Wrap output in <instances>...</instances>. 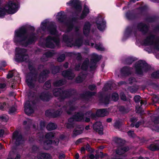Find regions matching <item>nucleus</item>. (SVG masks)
<instances>
[{
	"mask_svg": "<svg viewBox=\"0 0 159 159\" xmlns=\"http://www.w3.org/2000/svg\"><path fill=\"white\" fill-rule=\"evenodd\" d=\"M35 38L33 36H29L26 33V30L22 27L15 32L14 42L17 44H22L26 46L34 41Z\"/></svg>",
	"mask_w": 159,
	"mask_h": 159,
	"instance_id": "obj_1",
	"label": "nucleus"
},
{
	"mask_svg": "<svg viewBox=\"0 0 159 159\" xmlns=\"http://www.w3.org/2000/svg\"><path fill=\"white\" fill-rule=\"evenodd\" d=\"M19 7V0H9L4 7L0 8V17H2L7 13H15L18 11Z\"/></svg>",
	"mask_w": 159,
	"mask_h": 159,
	"instance_id": "obj_2",
	"label": "nucleus"
},
{
	"mask_svg": "<svg viewBox=\"0 0 159 159\" xmlns=\"http://www.w3.org/2000/svg\"><path fill=\"white\" fill-rule=\"evenodd\" d=\"M149 68V66L144 61H139L135 66L136 73L140 75L147 72Z\"/></svg>",
	"mask_w": 159,
	"mask_h": 159,
	"instance_id": "obj_3",
	"label": "nucleus"
},
{
	"mask_svg": "<svg viewBox=\"0 0 159 159\" xmlns=\"http://www.w3.org/2000/svg\"><path fill=\"white\" fill-rule=\"evenodd\" d=\"M54 136V134L52 132L48 133L46 135L45 138L47 140L43 143L44 148L45 149H48L51 144H53L55 145H57L59 143L58 139H56L53 142H52L51 140L50 139H52Z\"/></svg>",
	"mask_w": 159,
	"mask_h": 159,
	"instance_id": "obj_4",
	"label": "nucleus"
},
{
	"mask_svg": "<svg viewBox=\"0 0 159 159\" xmlns=\"http://www.w3.org/2000/svg\"><path fill=\"white\" fill-rule=\"evenodd\" d=\"M15 61L17 62L24 61L28 58V56L25 55L24 53L26 52L24 49H21L20 48H16Z\"/></svg>",
	"mask_w": 159,
	"mask_h": 159,
	"instance_id": "obj_5",
	"label": "nucleus"
},
{
	"mask_svg": "<svg viewBox=\"0 0 159 159\" xmlns=\"http://www.w3.org/2000/svg\"><path fill=\"white\" fill-rule=\"evenodd\" d=\"M108 112L106 109H101L98 110L96 113V114L93 113L91 111H89L86 113L85 116H88L91 118L95 119L96 116L103 117L108 115Z\"/></svg>",
	"mask_w": 159,
	"mask_h": 159,
	"instance_id": "obj_6",
	"label": "nucleus"
},
{
	"mask_svg": "<svg viewBox=\"0 0 159 159\" xmlns=\"http://www.w3.org/2000/svg\"><path fill=\"white\" fill-rule=\"evenodd\" d=\"M129 148L128 147L121 146L119 147L113 154V159H120L122 156L121 155L124 153L125 152L128 151Z\"/></svg>",
	"mask_w": 159,
	"mask_h": 159,
	"instance_id": "obj_7",
	"label": "nucleus"
},
{
	"mask_svg": "<svg viewBox=\"0 0 159 159\" xmlns=\"http://www.w3.org/2000/svg\"><path fill=\"white\" fill-rule=\"evenodd\" d=\"M155 40L153 37H148L144 41L143 44L145 46L153 45L155 49L159 50V42H154Z\"/></svg>",
	"mask_w": 159,
	"mask_h": 159,
	"instance_id": "obj_8",
	"label": "nucleus"
},
{
	"mask_svg": "<svg viewBox=\"0 0 159 159\" xmlns=\"http://www.w3.org/2000/svg\"><path fill=\"white\" fill-rule=\"evenodd\" d=\"M84 116L79 113L74 115L73 118H71L69 119V123L66 124V127L69 128L73 127V125L71 123L72 121H81L84 120Z\"/></svg>",
	"mask_w": 159,
	"mask_h": 159,
	"instance_id": "obj_9",
	"label": "nucleus"
},
{
	"mask_svg": "<svg viewBox=\"0 0 159 159\" xmlns=\"http://www.w3.org/2000/svg\"><path fill=\"white\" fill-rule=\"evenodd\" d=\"M12 141L15 143L16 145H19L24 143V140L21 134L17 131L14 132L13 133Z\"/></svg>",
	"mask_w": 159,
	"mask_h": 159,
	"instance_id": "obj_10",
	"label": "nucleus"
},
{
	"mask_svg": "<svg viewBox=\"0 0 159 159\" xmlns=\"http://www.w3.org/2000/svg\"><path fill=\"white\" fill-rule=\"evenodd\" d=\"M59 39L57 37L52 39L50 36H49L46 40V46L49 48H53L54 47V44L58 45Z\"/></svg>",
	"mask_w": 159,
	"mask_h": 159,
	"instance_id": "obj_11",
	"label": "nucleus"
},
{
	"mask_svg": "<svg viewBox=\"0 0 159 159\" xmlns=\"http://www.w3.org/2000/svg\"><path fill=\"white\" fill-rule=\"evenodd\" d=\"M67 5L73 7L77 12L80 11L81 7L79 0H70L67 3Z\"/></svg>",
	"mask_w": 159,
	"mask_h": 159,
	"instance_id": "obj_12",
	"label": "nucleus"
},
{
	"mask_svg": "<svg viewBox=\"0 0 159 159\" xmlns=\"http://www.w3.org/2000/svg\"><path fill=\"white\" fill-rule=\"evenodd\" d=\"M92 56V59L91 61L92 64L90 66V68L92 70L96 68V62L98 61L101 58L100 56H98L95 53L93 54Z\"/></svg>",
	"mask_w": 159,
	"mask_h": 159,
	"instance_id": "obj_13",
	"label": "nucleus"
},
{
	"mask_svg": "<svg viewBox=\"0 0 159 159\" xmlns=\"http://www.w3.org/2000/svg\"><path fill=\"white\" fill-rule=\"evenodd\" d=\"M98 28L100 31L104 30L106 26V22L101 17L97 19L96 22Z\"/></svg>",
	"mask_w": 159,
	"mask_h": 159,
	"instance_id": "obj_14",
	"label": "nucleus"
},
{
	"mask_svg": "<svg viewBox=\"0 0 159 159\" xmlns=\"http://www.w3.org/2000/svg\"><path fill=\"white\" fill-rule=\"evenodd\" d=\"M25 113L30 115L34 112V110L30 104V102L27 101L25 104Z\"/></svg>",
	"mask_w": 159,
	"mask_h": 159,
	"instance_id": "obj_15",
	"label": "nucleus"
},
{
	"mask_svg": "<svg viewBox=\"0 0 159 159\" xmlns=\"http://www.w3.org/2000/svg\"><path fill=\"white\" fill-rule=\"evenodd\" d=\"M93 128L94 130L98 132L99 134H101L103 130V126L100 122H96L93 125Z\"/></svg>",
	"mask_w": 159,
	"mask_h": 159,
	"instance_id": "obj_16",
	"label": "nucleus"
},
{
	"mask_svg": "<svg viewBox=\"0 0 159 159\" xmlns=\"http://www.w3.org/2000/svg\"><path fill=\"white\" fill-rule=\"evenodd\" d=\"M70 40L68 39L66 41V43L67 46L69 47H72L73 46H76L78 47H79L82 44V40L80 39H79L76 40L75 43L74 44L73 43V41L71 40L70 42H69L71 44H70L69 43V40Z\"/></svg>",
	"mask_w": 159,
	"mask_h": 159,
	"instance_id": "obj_17",
	"label": "nucleus"
},
{
	"mask_svg": "<svg viewBox=\"0 0 159 159\" xmlns=\"http://www.w3.org/2000/svg\"><path fill=\"white\" fill-rule=\"evenodd\" d=\"M54 95L55 96H61L63 97L66 94V92L63 91L60 89H56L53 91Z\"/></svg>",
	"mask_w": 159,
	"mask_h": 159,
	"instance_id": "obj_18",
	"label": "nucleus"
},
{
	"mask_svg": "<svg viewBox=\"0 0 159 159\" xmlns=\"http://www.w3.org/2000/svg\"><path fill=\"white\" fill-rule=\"evenodd\" d=\"M62 75L64 77H67L69 79H72L75 76L74 74L71 72L68 71H63Z\"/></svg>",
	"mask_w": 159,
	"mask_h": 159,
	"instance_id": "obj_19",
	"label": "nucleus"
},
{
	"mask_svg": "<svg viewBox=\"0 0 159 159\" xmlns=\"http://www.w3.org/2000/svg\"><path fill=\"white\" fill-rule=\"evenodd\" d=\"M89 12V10L88 7L86 5H84L82 13L80 17L81 19H82L85 18Z\"/></svg>",
	"mask_w": 159,
	"mask_h": 159,
	"instance_id": "obj_20",
	"label": "nucleus"
},
{
	"mask_svg": "<svg viewBox=\"0 0 159 159\" xmlns=\"http://www.w3.org/2000/svg\"><path fill=\"white\" fill-rule=\"evenodd\" d=\"M90 24L89 22H86L83 28V32L85 35L87 34L89 32Z\"/></svg>",
	"mask_w": 159,
	"mask_h": 159,
	"instance_id": "obj_21",
	"label": "nucleus"
},
{
	"mask_svg": "<svg viewBox=\"0 0 159 159\" xmlns=\"http://www.w3.org/2000/svg\"><path fill=\"white\" fill-rule=\"evenodd\" d=\"M130 69L126 67L123 68L120 70L121 73L123 75H126L129 74Z\"/></svg>",
	"mask_w": 159,
	"mask_h": 159,
	"instance_id": "obj_22",
	"label": "nucleus"
},
{
	"mask_svg": "<svg viewBox=\"0 0 159 159\" xmlns=\"http://www.w3.org/2000/svg\"><path fill=\"white\" fill-rule=\"evenodd\" d=\"M57 126L53 123H49L47 127V128L48 130H51L55 129L57 128Z\"/></svg>",
	"mask_w": 159,
	"mask_h": 159,
	"instance_id": "obj_23",
	"label": "nucleus"
},
{
	"mask_svg": "<svg viewBox=\"0 0 159 159\" xmlns=\"http://www.w3.org/2000/svg\"><path fill=\"white\" fill-rule=\"evenodd\" d=\"M48 155L47 154L39 153L38 154L37 158L38 159H47Z\"/></svg>",
	"mask_w": 159,
	"mask_h": 159,
	"instance_id": "obj_24",
	"label": "nucleus"
},
{
	"mask_svg": "<svg viewBox=\"0 0 159 159\" xmlns=\"http://www.w3.org/2000/svg\"><path fill=\"white\" fill-rule=\"evenodd\" d=\"M138 29L139 30L143 31L145 30H147V27L146 25L144 24L140 23L138 25Z\"/></svg>",
	"mask_w": 159,
	"mask_h": 159,
	"instance_id": "obj_25",
	"label": "nucleus"
},
{
	"mask_svg": "<svg viewBox=\"0 0 159 159\" xmlns=\"http://www.w3.org/2000/svg\"><path fill=\"white\" fill-rule=\"evenodd\" d=\"M89 62V59H86L82 65L81 68L84 70L86 69L88 67V63Z\"/></svg>",
	"mask_w": 159,
	"mask_h": 159,
	"instance_id": "obj_26",
	"label": "nucleus"
},
{
	"mask_svg": "<svg viewBox=\"0 0 159 159\" xmlns=\"http://www.w3.org/2000/svg\"><path fill=\"white\" fill-rule=\"evenodd\" d=\"M8 119V116L6 115H2L0 116V120L2 121L7 122Z\"/></svg>",
	"mask_w": 159,
	"mask_h": 159,
	"instance_id": "obj_27",
	"label": "nucleus"
},
{
	"mask_svg": "<svg viewBox=\"0 0 159 159\" xmlns=\"http://www.w3.org/2000/svg\"><path fill=\"white\" fill-rule=\"evenodd\" d=\"M83 132V129H75L73 132V136H75L76 135L81 134Z\"/></svg>",
	"mask_w": 159,
	"mask_h": 159,
	"instance_id": "obj_28",
	"label": "nucleus"
},
{
	"mask_svg": "<svg viewBox=\"0 0 159 159\" xmlns=\"http://www.w3.org/2000/svg\"><path fill=\"white\" fill-rule=\"evenodd\" d=\"M40 98L43 100L47 101L48 98V96L44 93H42L40 95Z\"/></svg>",
	"mask_w": 159,
	"mask_h": 159,
	"instance_id": "obj_29",
	"label": "nucleus"
},
{
	"mask_svg": "<svg viewBox=\"0 0 159 159\" xmlns=\"http://www.w3.org/2000/svg\"><path fill=\"white\" fill-rule=\"evenodd\" d=\"M26 81L30 88H31L34 86L33 81L31 80H30L26 78Z\"/></svg>",
	"mask_w": 159,
	"mask_h": 159,
	"instance_id": "obj_30",
	"label": "nucleus"
},
{
	"mask_svg": "<svg viewBox=\"0 0 159 159\" xmlns=\"http://www.w3.org/2000/svg\"><path fill=\"white\" fill-rule=\"evenodd\" d=\"M62 109L64 110H66L67 109H69V111H66L67 112L68 114H70L71 113V111H73L75 109L73 107H71L69 106H67L66 107H64L62 108Z\"/></svg>",
	"mask_w": 159,
	"mask_h": 159,
	"instance_id": "obj_31",
	"label": "nucleus"
},
{
	"mask_svg": "<svg viewBox=\"0 0 159 159\" xmlns=\"http://www.w3.org/2000/svg\"><path fill=\"white\" fill-rule=\"evenodd\" d=\"M94 47L96 49L98 50L103 51L104 50V48L100 44H95L94 46Z\"/></svg>",
	"mask_w": 159,
	"mask_h": 159,
	"instance_id": "obj_32",
	"label": "nucleus"
},
{
	"mask_svg": "<svg viewBox=\"0 0 159 159\" xmlns=\"http://www.w3.org/2000/svg\"><path fill=\"white\" fill-rule=\"evenodd\" d=\"M64 12L61 11L58 13L57 16V18L59 21L61 20V19L64 16Z\"/></svg>",
	"mask_w": 159,
	"mask_h": 159,
	"instance_id": "obj_33",
	"label": "nucleus"
},
{
	"mask_svg": "<svg viewBox=\"0 0 159 159\" xmlns=\"http://www.w3.org/2000/svg\"><path fill=\"white\" fill-rule=\"evenodd\" d=\"M119 98L118 94L116 93H114L112 95L111 99L114 101L117 100Z\"/></svg>",
	"mask_w": 159,
	"mask_h": 159,
	"instance_id": "obj_34",
	"label": "nucleus"
},
{
	"mask_svg": "<svg viewBox=\"0 0 159 159\" xmlns=\"http://www.w3.org/2000/svg\"><path fill=\"white\" fill-rule=\"evenodd\" d=\"M48 30L51 34H56L57 31L55 28H52L51 27H50L48 28Z\"/></svg>",
	"mask_w": 159,
	"mask_h": 159,
	"instance_id": "obj_35",
	"label": "nucleus"
},
{
	"mask_svg": "<svg viewBox=\"0 0 159 159\" xmlns=\"http://www.w3.org/2000/svg\"><path fill=\"white\" fill-rule=\"evenodd\" d=\"M149 149L153 151L159 149V148L157 147V145L154 144H151L150 145L149 147Z\"/></svg>",
	"mask_w": 159,
	"mask_h": 159,
	"instance_id": "obj_36",
	"label": "nucleus"
},
{
	"mask_svg": "<svg viewBox=\"0 0 159 159\" xmlns=\"http://www.w3.org/2000/svg\"><path fill=\"white\" fill-rule=\"evenodd\" d=\"M152 76L154 78H159V70L156 72H153L152 74Z\"/></svg>",
	"mask_w": 159,
	"mask_h": 159,
	"instance_id": "obj_37",
	"label": "nucleus"
},
{
	"mask_svg": "<svg viewBox=\"0 0 159 159\" xmlns=\"http://www.w3.org/2000/svg\"><path fill=\"white\" fill-rule=\"evenodd\" d=\"M140 98L141 97L139 95L136 96L134 98V99L135 102L137 103L140 102Z\"/></svg>",
	"mask_w": 159,
	"mask_h": 159,
	"instance_id": "obj_38",
	"label": "nucleus"
},
{
	"mask_svg": "<svg viewBox=\"0 0 159 159\" xmlns=\"http://www.w3.org/2000/svg\"><path fill=\"white\" fill-rule=\"evenodd\" d=\"M65 59V55H62L57 58V61L59 62H61L63 61Z\"/></svg>",
	"mask_w": 159,
	"mask_h": 159,
	"instance_id": "obj_39",
	"label": "nucleus"
},
{
	"mask_svg": "<svg viewBox=\"0 0 159 159\" xmlns=\"http://www.w3.org/2000/svg\"><path fill=\"white\" fill-rule=\"evenodd\" d=\"M63 84L62 83V81L61 80H59L58 82H55L54 84V85L55 86H60Z\"/></svg>",
	"mask_w": 159,
	"mask_h": 159,
	"instance_id": "obj_40",
	"label": "nucleus"
},
{
	"mask_svg": "<svg viewBox=\"0 0 159 159\" xmlns=\"http://www.w3.org/2000/svg\"><path fill=\"white\" fill-rule=\"evenodd\" d=\"M16 111V109L15 107H12L11 108L9 111L10 114H12L14 113Z\"/></svg>",
	"mask_w": 159,
	"mask_h": 159,
	"instance_id": "obj_41",
	"label": "nucleus"
},
{
	"mask_svg": "<svg viewBox=\"0 0 159 159\" xmlns=\"http://www.w3.org/2000/svg\"><path fill=\"white\" fill-rule=\"evenodd\" d=\"M47 25V22H43L41 24V28L43 30L45 29L46 25Z\"/></svg>",
	"mask_w": 159,
	"mask_h": 159,
	"instance_id": "obj_42",
	"label": "nucleus"
},
{
	"mask_svg": "<svg viewBox=\"0 0 159 159\" xmlns=\"http://www.w3.org/2000/svg\"><path fill=\"white\" fill-rule=\"evenodd\" d=\"M129 83L131 84L135 82L136 80L135 78L133 77H131L129 79Z\"/></svg>",
	"mask_w": 159,
	"mask_h": 159,
	"instance_id": "obj_43",
	"label": "nucleus"
},
{
	"mask_svg": "<svg viewBox=\"0 0 159 159\" xmlns=\"http://www.w3.org/2000/svg\"><path fill=\"white\" fill-rule=\"evenodd\" d=\"M128 135L130 137H133L134 136V132L133 131H129L128 132Z\"/></svg>",
	"mask_w": 159,
	"mask_h": 159,
	"instance_id": "obj_44",
	"label": "nucleus"
},
{
	"mask_svg": "<svg viewBox=\"0 0 159 159\" xmlns=\"http://www.w3.org/2000/svg\"><path fill=\"white\" fill-rule=\"evenodd\" d=\"M120 98L121 99L125 101L126 99V97L125 95L123 93H121L120 94Z\"/></svg>",
	"mask_w": 159,
	"mask_h": 159,
	"instance_id": "obj_45",
	"label": "nucleus"
},
{
	"mask_svg": "<svg viewBox=\"0 0 159 159\" xmlns=\"http://www.w3.org/2000/svg\"><path fill=\"white\" fill-rule=\"evenodd\" d=\"M6 104L5 103H3L0 104V109L2 110L4 108H5L6 106Z\"/></svg>",
	"mask_w": 159,
	"mask_h": 159,
	"instance_id": "obj_46",
	"label": "nucleus"
},
{
	"mask_svg": "<svg viewBox=\"0 0 159 159\" xmlns=\"http://www.w3.org/2000/svg\"><path fill=\"white\" fill-rule=\"evenodd\" d=\"M13 76V73L12 71L9 72L7 75V77L9 79L11 78Z\"/></svg>",
	"mask_w": 159,
	"mask_h": 159,
	"instance_id": "obj_47",
	"label": "nucleus"
},
{
	"mask_svg": "<svg viewBox=\"0 0 159 159\" xmlns=\"http://www.w3.org/2000/svg\"><path fill=\"white\" fill-rule=\"evenodd\" d=\"M152 129L153 130H155L158 132H159V127L158 126H153Z\"/></svg>",
	"mask_w": 159,
	"mask_h": 159,
	"instance_id": "obj_48",
	"label": "nucleus"
},
{
	"mask_svg": "<svg viewBox=\"0 0 159 159\" xmlns=\"http://www.w3.org/2000/svg\"><path fill=\"white\" fill-rule=\"evenodd\" d=\"M96 86L94 85H90L89 86V89L91 90H93L95 88Z\"/></svg>",
	"mask_w": 159,
	"mask_h": 159,
	"instance_id": "obj_49",
	"label": "nucleus"
},
{
	"mask_svg": "<svg viewBox=\"0 0 159 159\" xmlns=\"http://www.w3.org/2000/svg\"><path fill=\"white\" fill-rule=\"evenodd\" d=\"M65 157V155L64 154H60L59 156V159H64Z\"/></svg>",
	"mask_w": 159,
	"mask_h": 159,
	"instance_id": "obj_50",
	"label": "nucleus"
},
{
	"mask_svg": "<svg viewBox=\"0 0 159 159\" xmlns=\"http://www.w3.org/2000/svg\"><path fill=\"white\" fill-rule=\"evenodd\" d=\"M45 123L44 122H41L40 123V126L41 129L45 127Z\"/></svg>",
	"mask_w": 159,
	"mask_h": 159,
	"instance_id": "obj_51",
	"label": "nucleus"
},
{
	"mask_svg": "<svg viewBox=\"0 0 159 159\" xmlns=\"http://www.w3.org/2000/svg\"><path fill=\"white\" fill-rule=\"evenodd\" d=\"M31 121V120H30L28 119L27 121H25L23 122V124L24 125H25L27 123L28 124H30Z\"/></svg>",
	"mask_w": 159,
	"mask_h": 159,
	"instance_id": "obj_52",
	"label": "nucleus"
},
{
	"mask_svg": "<svg viewBox=\"0 0 159 159\" xmlns=\"http://www.w3.org/2000/svg\"><path fill=\"white\" fill-rule=\"evenodd\" d=\"M130 31V29L129 28H127L125 30V36H126L127 34L129 33Z\"/></svg>",
	"mask_w": 159,
	"mask_h": 159,
	"instance_id": "obj_53",
	"label": "nucleus"
},
{
	"mask_svg": "<svg viewBox=\"0 0 159 159\" xmlns=\"http://www.w3.org/2000/svg\"><path fill=\"white\" fill-rule=\"evenodd\" d=\"M4 131L3 129H0V137H2L3 136L4 134Z\"/></svg>",
	"mask_w": 159,
	"mask_h": 159,
	"instance_id": "obj_54",
	"label": "nucleus"
},
{
	"mask_svg": "<svg viewBox=\"0 0 159 159\" xmlns=\"http://www.w3.org/2000/svg\"><path fill=\"white\" fill-rule=\"evenodd\" d=\"M129 90L130 92L132 93H135L136 91H137L136 89H133L131 88H130Z\"/></svg>",
	"mask_w": 159,
	"mask_h": 159,
	"instance_id": "obj_55",
	"label": "nucleus"
},
{
	"mask_svg": "<svg viewBox=\"0 0 159 159\" xmlns=\"http://www.w3.org/2000/svg\"><path fill=\"white\" fill-rule=\"evenodd\" d=\"M85 44L86 45H90L92 47H93V45H94V44L93 43H89V42H87V41H86L85 42Z\"/></svg>",
	"mask_w": 159,
	"mask_h": 159,
	"instance_id": "obj_56",
	"label": "nucleus"
},
{
	"mask_svg": "<svg viewBox=\"0 0 159 159\" xmlns=\"http://www.w3.org/2000/svg\"><path fill=\"white\" fill-rule=\"evenodd\" d=\"M6 86V85L4 84H0V88L2 89L4 88Z\"/></svg>",
	"mask_w": 159,
	"mask_h": 159,
	"instance_id": "obj_57",
	"label": "nucleus"
},
{
	"mask_svg": "<svg viewBox=\"0 0 159 159\" xmlns=\"http://www.w3.org/2000/svg\"><path fill=\"white\" fill-rule=\"evenodd\" d=\"M20 156L19 154H17L16 155V157H15V158L14 159H20ZM7 159H12L11 158H8Z\"/></svg>",
	"mask_w": 159,
	"mask_h": 159,
	"instance_id": "obj_58",
	"label": "nucleus"
},
{
	"mask_svg": "<svg viewBox=\"0 0 159 159\" xmlns=\"http://www.w3.org/2000/svg\"><path fill=\"white\" fill-rule=\"evenodd\" d=\"M76 55L77 56V59H78L80 58V57H81V55L80 53H77L76 54Z\"/></svg>",
	"mask_w": 159,
	"mask_h": 159,
	"instance_id": "obj_59",
	"label": "nucleus"
},
{
	"mask_svg": "<svg viewBox=\"0 0 159 159\" xmlns=\"http://www.w3.org/2000/svg\"><path fill=\"white\" fill-rule=\"evenodd\" d=\"M89 157L91 159H94L95 158H97L96 157H95L94 156V155H93V154H91L90 156H89Z\"/></svg>",
	"mask_w": 159,
	"mask_h": 159,
	"instance_id": "obj_60",
	"label": "nucleus"
},
{
	"mask_svg": "<svg viewBox=\"0 0 159 159\" xmlns=\"http://www.w3.org/2000/svg\"><path fill=\"white\" fill-rule=\"evenodd\" d=\"M75 159H78V158L79 157V154L78 153H76L75 156Z\"/></svg>",
	"mask_w": 159,
	"mask_h": 159,
	"instance_id": "obj_61",
	"label": "nucleus"
},
{
	"mask_svg": "<svg viewBox=\"0 0 159 159\" xmlns=\"http://www.w3.org/2000/svg\"><path fill=\"white\" fill-rule=\"evenodd\" d=\"M82 139H78L76 141V143L77 144L79 143H81L82 141Z\"/></svg>",
	"mask_w": 159,
	"mask_h": 159,
	"instance_id": "obj_62",
	"label": "nucleus"
},
{
	"mask_svg": "<svg viewBox=\"0 0 159 159\" xmlns=\"http://www.w3.org/2000/svg\"><path fill=\"white\" fill-rule=\"evenodd\" d=\"M80 66L79 65H78L76 66L75 69V70H80Z\"/></svg>",
	"mask_w": 159,
	"mask_h": 159,
	"instance_id": "obj_63",
	"label": "nucleus"
},
{
	"mask_svg": "<svg viewBox=\"0 0 159 159\" xmlns=\"http://www.w3.org/2000/svg\"><path fill=\"white\" fill-rule=\"evenodd\" d=\"M85 150V149L84 147H82L81 149V151L82 153L84 152V151Z\"/></svg>",
	"mask_w": 159,
	"mask_h": 159,
	"instance_id": "obj_64",
	"label": "nucleus"
}]
</instances>
